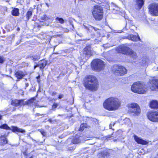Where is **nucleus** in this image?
<instances>
[{
  "label": "nucleus",
  "mask_w": 158,
  "mask_h": 158,
  "mask_svg": "<svg viewBox=\"0 0 158 158\" xmlns=\"http://www.w3.org/2000/svg\"><path fill=\"white\" fill-rule=\"evenodd\" d=\"M134 138L135 141L139 144L146 145L148 143L146 141L142 139L135 135H134Z\"/></svg>",
  "instance_id": "2eb2a0df"
},
{
  "label": "nucleus",
  "mask_w": 158,
  "mask_h": 158,
  "mask_svg": "<svg viewBox=\"0 0 158 158\" xmlns=\"http://www.w3.org/2000/svg\"><path fill=\"white\" fill-rule=\"evenodd\" d=\"M148 118L152 122H158V112H149L147 114Z\"/></svg>",
  "instance_id": "1a4fd4ad"
},
{
  "label": "nucleus",
  "mask_w": 158,
  "mask_h": 158,
  "mask_svg": "<svg viewBox=\"0 0 158 158\" xmlns=\"http://www.w3.org/2000/svg\"><path fill=\"white\" fill-rule=\"evenodd\" d=\"M10 61H11V62H10V63H11V64H13V61H11V60H10Z\"/></svg>",
  "instance_id": "de8ad7c7"
},
{
  "label": "nucleus",
  "mask_w": 158,
  "mask_h": 158,
  "mask_svg": "<svg viewBox=\"0 0 158 158\" xmlns=\"http://www.w3.org/2000/svg\"><path fill=\"white\" fill-rule=\"evenodd\" d=\"M114 124H115V123H113V126H114Z\"/></svg>",
  "instance_id": "864d4df0"
},
{
  "label": "nucleus",
  "mask_w": 158,
  "mask_h": 158,
  "mask_svg": "<svg viewBox=\"0 0 158 158\" xmlns=\"http://www.w3.org/2000/svg\"><path fill=\"white\" fill-rule=\"evenodd\" d=\"M32 15V12L31 11H28L26 14L27 18L28 20Z\"/></svg>",
  "instance_id": "c756f323"
},
{
  "label": "nucleus",
  "mask_w": 158,
  "mask_h": 158,
  "mask_svg": "<svg viewBox=\"0 0 158 158\" xmlns=\"http://www.w3.org/2000/svg\"><path fill=\"white\" fill-rule=\"evenodd\" d=\"M83 58H88L91 55V48L89 46L86 47L83 50Z\"/></svg>",
  "instance_id": "9b49d317"
},
{
  "label": "nucleus",
  "mask_w": 158,
  "mask_h": 158,
  "mask_svg": "<svg viewBox=\"0 0 158 158\" xmlns=\"http://www.w3.org/2000/svg\"><path fill=\"white\" fill-rule=\"evenodd\" d=\"M131 49L129 47L124 45L120 46L118 48V51L119 53L126 54L127 55L130 52Z\"/></svg>",
  "instance_id": "9d476101"
},
{
  "label": "nucleus",
  "mask_w": 158,
  "mask_h": 158,
  "mask_svg": "<svg viewBox=\"0 0 158 158\" xmlns=\"http://www.w3.org/2000/svg\"><path fill=\"white\" fill-rule=\"evenodd\" d=\"M14 36V34H13V36Z\"/></svg>",
  "instance_id": "6e6d98bb"
},
{
  "label": "nucleus",
  "mask_w": 158,
  "mask_h": 158,
  "mask_svg": "<svg viewBox=\"0 0 158 158\" xmlns=\"http://www.w3.org/2000/svg\"><path fill=\"white\" fill-rule=\"evenodd\" d=\"M0 128L1 129H6V130H11L10 127H8L7 125L6 124H3L1 125L0 126Z\"/></svg>",
  "instance_id": "cd10ccee"
},
{
  "label": "nucleus",
  "mask_w": 158,
  "mask_h": 158,
  "mask_svg": "<svg viewBox=\"0 0 158 158\" xmlns=\"http://www.w3.org/2000/svg\"><path fill=\"white\" fill-rule=\"evenodd\" d=\"M113 140H114V141H116V139H114Z\"/></svg>",
  "instance_id": "3c124183"
},
{
  "label": "nucleus",
  "mask_w": 158,
  "mask_h": 158,
  "mask_svg": "<svg viewBox=\"0 0 158 158\" xmlns=\"http://www.w3.org/2000/svg\"><path fill=\"white\" fill-rule=\"evenodd\" d=\"M84 27L85 29H86V30L88 31H89L91 29H92L93 28H94V27L93 26L91 25H84Z\"/></svg>",
  "instance_id": "7c9ffc66"
},
{
  "label": "nucleus",
  "mask_w": 158,
  "mask_h": 158,
  "mask_svg": "<svg viewBox=\"0 0 158 158\" xmlns=\"http://www.w3.org/2000/svg\"><path fill=\"white\" fill-rule=\"evenodd\" d=\"M46 5L48 7V4L47 3H46Z\"/></svg>",
  "instance_id": "09e8293b"
},
{
  "label": "nucleus",
  "mask_w": 158,
  "mask_h": 158,
  "mask_svg": "<svg viewBox=\"0 0 158 158\" xmlns=\"http://www.w3.org/2000/svg\"><path fill=\"white\" fill-rule=\"evenodd\" d=\"M12 15L14 16H18L19 15V9L17 8H15L12 11Z\"/></svg>",
  "instance_id": "bb28decb"
},
{
  "label": "nucleus",
  "mask_w": 158,
  "mask_h": 158,
  "mask_svg": "<svg viewBox=\"0 0 158 158\" xmlns=\"http://www.w3.org/2000/svg\"><path fill=\"white\" fill-rule=\"evenodd\" d=\"M62 115H60V114H59L58 115V116H62Z\"/></svg>",
  "instance_id": "8fccbe9b"
},
{
  "label": "nucleus",
  "mask_w": 158,
  "mask_h": 158,
  "mask_svg": "<svg viewBox=\"0 0 158 158\" xmlns=\"http://www.w3.org/2000/svg\"><path fill=\"white\" fill-rule=\"evenodd\" d=\"M82 137H80L79 138H76L73 139L72 141V143L73 144H76L79 143L81 142V139H82Z\"/></svg>",
  "instance_id": "5701e85b"
},
{
  "label": "nucleus",
  "mask_w": 158,
  "mask_h": 158,
  "mask_svg": "<svg viewBox=\"0 0 158 158\" xmlns=\"http://www.w3.org/2000/svg\"><path fill=\"white\" fill-rule=\"evenodd\" d=\"M105 64L103 61L100 59L94 60L91 63L92 69L97 71H100L104 69Z\"/></svg>",
  "instance_id": "20e7f679"
},
{
  "label": "nucleus",
  "mask_w": 158,
  "mask_h": 158,
  "mask_svg": "<svg viewBox=\"0 0 158 158\" xmlns=\"http://www.w3.org/2000/svg\"><path fill=\"white\" fill-rule=\"evenodd\" d=\"M34 99L32 98L28 101H24L23 100H15L12 101L11 104L15 106H19L28 105L30 106H35V103L34 102Z\"/></svg>",
  "instance_id": "7ed1b4c3"
},
{
  "label": "nucleus",
  "mask_w": 158,
  "mask_h": 158,
  "mask_svg": "<svg viewBox=\"0 0 158 158\" xmlns=\"http://www.w3.org/2000/svg\"><path fill=\"white\" fill-rule=\"evenodd\" d=\"M45 16H46V15H44V17H45Z\"/></svg>",
  "instance_id": "5fc2aeb1"
},
{
  "label": "nucleus",
  "mask_w": 158,
  "mask_h": 158,
  "mask_svg": "<svg viewBox=\"0 0 158 158\" xmlns=\"http://www.w3.org/2000/svg\"><path fill=\"white\" fill-rule=\"evenodd\" d=\"M63 95L60 94L59 95V96L58 97V98L59 99H61L63 97Z\"/></svg>",
  "instance_id": "4c0bfd02"
},
{
  "label": "nucleus",
  "mask_w": 158,
  "mask_h": 158,
  "mask_svg": "<svg viewBox=\"0 0 158 158\" xmlns=\"http://www.w3.org/2000/svg\"><path fill=\"white\" fill-rule=\"evenodd\" d=\"M121 102L117 98L111 97L106 99L103 103L104 108L109 111L118 110L120 106Z\"/></svg>",
  "instance_id": "f257e3e1"
},
{
  "label": "nucleus",
  "mask_w": 158,
  "mask_h": 158,
  "mask_svg": "<svg viewBox=\"0 0 158 158\" xmlns=\"http://www.w3.org/2000/svg\"><path fill=\"white\" fill-rule=\"evenodd\" d=\"M94 29V30L95 31H97V30L98 29L97 28L94 27V28H93L92 29Z\"/></svg>",
  "instance_id": "37998d69"
},
{
  "label": "nucleus",
  "mask_w": 158,
  "mask_h": 158,
  "mask_svg": "<svg viewBox=\"0 0 158 158\" xmlns=\"http://www.w3.org/2000/svg\"><path fill=\"white\" fill-rule=\"evenodd\" d=\"M142 86H141V85H140V82H136L134 83L132 85L131 87V89L133 92L137 93H138L139 92H141L140 91H139V89L140 87H142Z\"/></svg>",
  "instance_id": "4468645a"
},
{
  "label": "nucleus",
  "mask_w": 158,
  "mask_h": 158,
  "mask_svg": "<svg viewBox=\"0 0 158 158\" xmlns=\"http://www.w3.org/2000/svg\"><path fill=\"white\" fill-rule=\"evenodd\" d=\"M112 124L111 123L109 125V128L110 129H112Z\"/></svg>",
  "instance_id": "79ce46f5"
},
{
  "label": "nucleus",
  "mask_w": 158,
  "mask_h": 158,
  "mask_svg": "<svg viewBox=\"0 0 158 158\" xmlns=\"http://www.w3.org/2000/svg\"><path fill=\"white\" fill-rule=\"evenodd\" d=\"M15 75L18 79V80L17 81H18L22 78L24 76L25 74L23 72L20 71H17L15 72Z\"/></svg>",
  "instance_id": "f3484780"
},
{
  "label": "nucleus",
  "mask_w": 158,
  "mask_h": 158,
  "mask_svg": "<svg viewBox=\"0 0 158 158\" xmlns=\"http://www.w3.org/2000/svg\"><path fill=\"white\" fill-rule=\"evenodd\" d=\"M36 0L38 1H39L40 0Z\"/></svg>",
  "instance_id": "4d7b16f0"
},
{
  "label": "nucleus",
  "mask_w": 158,
  "mask_h": 158,
  "mask_svg": "<svg viewBox=\"0 0 158 158\" xmlns=\"http://www.w3.org/2000/svg\"><path fill=\"white\" fill-rule=\"evenodd\" d=\"M84 85L86 89L90 90L96 91L98 89L97 80L93 75L88 76L85 77Z\"/></svg>",
  "instance_id": "f03ea898"
},
{
  "label": "nucleus",
  "mask_w": 158,
  "mask_h": 158,
  "mask_svg": "<svg viewBox=\"0 0 158 158\" xmlns=\"http://www.w3.org/2000/svg\"><path fill=\"white\" fill-rule=\"evenodd\" d=\"M94 18L96 20H100L103 17V10L102 7L98 6H95L92 11Z\"/></svg>",
  "instance_id": "39448f33"
},
{
  "label": "nucleus",
  "mask_w": 158,
  "mask_h": 158,
  "mask_svg": "<svg viewBox=\"0 0 158 158\" xmlns=\"http://www.w3.org/2000/svg\"><path fill=\"white\" fill-rule=\"evenodd\" d=\"M4 61L3 57L0 56V63L1 64L3 63Z\"/></svg>",
  "instance_id": "f704fd0d"
},
{
  "label": "nucleus",
  "mask_w": 158,
  "mask_h": 158,
  "mask_svg": "<svg viewBox=\"0 0 158 158\" xmlns=\"http://www.w3.org/2000/svg\"><path fill=\"white\" fill-rule=\"evenodd\" d=\"M150 89L152 90H156L158 89V79L154 78L150 81Z\"/></svg>",
  "instance_id": "f8f14e48"
},
{
  "label": "nucleus",
  "mask_w": 158,
  "mask_h": 158,
  "mask_svg": "<svg viewBox=\"0 0 158 158\" xmlns=\"http://www.w3.org/2000/svg\"><path fill=\"white\" fill-rule=\"evenodd\" d=\"M85 127V126L84 124H81L79 129V131H82L84 130Z\"/></svg>",
  "instance_id": "2f4dec72"
},
{
  "label": "nucleus",
  "mask_w": 158,
  "mask_h": 158,
  "mask_svg": "<svg viewBox=\"0 0 158 158\" xmlns=\"http://www.w3.org/2000/svg\"><path fill=\"white\" fill-rule=\"evenodd\" d=\"M35 115L36 116H42V115H43V116H44V114H40L39 113H36L35 114Z\"/></svg>",
  "instance_id": "e433bc0d"
},
{
  "label": "nucleus",
  "mask_w": 158,
  "mask_h": 158,
  "mask_svg": "<svg viewBox=\"0 0 158 158\" xmlns=\"http://www.w3.org/2000/svg\"><path fill=\"white\" fill-rule=\"evenodd\" d=\"M149 10L151 14L153 15H158V4L152 3L149 6Z\"/></svg>",
  "instance_id": "6e6552de"
},
{
  "label": "nucleus",
  "mask_w": 158,
  "mask_h": 158,
  "mask_svg": "<svg viewBox=\"0 0 158 158\" xmlns=\"http://www.w3.org/2000/svg\"><path fill=\"white\" fill-rule=\"evenodd\" d=\"M140 85L142 86V87H140L139 89V91H140L141 92H139L138 93V94H144L146 93L148 90L147 86L145 84H143V83H140Z\"/></svg>",
  "instance_id": "a211bd4d"
},
{
  "label": "nucleus",
  "mask_w": 158,
  "mask_h": 158,
  "mask_svg": "<svg viewBox=\"0 0 158 158\" xmlns=\"http://www.w3.org/2000/svg\"><path fill=\"white\" fill-rule=\"evenodd\" d=\"M40 54L37 53L34 55H30L27 56V58H30L31 60H33V61H35L36 60H38L40 59Z\"/></svg>",
  "instance_id": "6ab92c4d"
},
{
  "label": "nucleus",
  "mask_w": 158,
  "mask_h": 158,
  "mask_svg": "<svg viewBox=\"0 0 158 158\" xmlns=\"http://www.w3.org/2000/svg\"><path fill=\"white\" fill-rule=\"evenodd\" d=\"M49 121L50 123H52L53 122V120L51 119H49L48 120Z\"/></svg>",
  "instance_id": "a19ab883"
},
{
  "label": "nucleus",
  "mask_w": 158,
  "mask_h": 158,
  "mask_svg": "<svg viewBox=\"0 0 158 158\" xmlns=\"http://www.w3.org/2000/svg\"><path fill=\"white\" fill-rule=\"evenodd\" d=\"M106 45H107V44H105L103 46L105 47H107Z\"/></svg>",
  "instance_id": "49530a36"
},
{
  "label": "nucleus",
  "mask_w": 158,
  "mask_h": 158,
  "mask_svg": "<svg viewBox=\"0 0 158 158\" xmlns=\"http://www.w3.org/2000/svg\"><path fill=\"white\" fill-rule=\"evenodd\" d=\"M124 38L133 41H137L138 40L140 41L141 40L138 34L137 35H134L132 34H129L127 36H125Z\"/></svg>",
  "instance_id": "ddd939ff"
},
{
  "label": "nucleus",
  "mask_w": 158,
  "mask_h": 158,
  "mask_svg": "<svg viewBox=\"0 0 158 158\" xmlns=\"http://www.w3.org/2000/svg\"><path fill=\"white\" fill-rule=\"evenodd\" d=\"M129 112L132 116H136L140 113V109L139 106L136 103H132L128 105Z\"/></svg>",
  "instance_id": "423d86ee"
},
{
  "label": "nucleus",
  "mask_w": 158,
  "mask_h": 158,
  "mask_svg": "<svg viewBox=\"0 0 158 158\" xmlns=\"http://www.w3.org/2000/svg\"><path fill=\"white\" fill-rule=\"evenodd\" d=\"M150 106L151 108H158V102L156 100H153L150 102Z\"/></svg>",
  "instance_id": "412c9836"
},
{
  "label": "nucleus",
  "mask_w": 158,
  "mask_h": 158,
  "mask_svg": "<svg viewBox=\"0 0 158 158\" xmlns=\"http://www.w3.org/2000/svg\"><path fill=\"white\" fill-rule=\"evenodd\" d=\"M47 63V61L45 60H42L39 62V64H37V66L40 67V69L42 70L46 66Z\"/></svg>",
  "instance_id": "aec40b11"
},
{
  "label": "nucleus",
  "mask_w": 158,
  "mask_h": 158,
  "mask_svg": "<svg viewBox=\"0 0 158 158\" xmlns=\"http://www.w3.org/2000/svg\"><path fill=\"white\" fill-rule=\"evenodd\" d=\"M112 70L114 73L118 75H122L126 73L127 70L122 66L114 65L112 68Z\"/></svg>",
  "instance_id": "0eeeda50"
},
{
  "label": "nucleus",
  "mask_w": 158,
  "mask_h": 158,
  "mask_svg": "<svg viewBox=\"0 0 158 158\" xmlns=\"http://www.w3.org/2000/svg\"><path fill=\"white\" fill-rule=\"evenodd\" d=\"M37 67H39L38 66H37V65H36L34 66V69H35Z\"/></svg>",
  "instance_id": "c03bdc74"
},
{
  "label": "nucleus",
  "mask_w": 158,
  "mask_h": 158,
  "mask_svg": "<svg viewBox=\"0 0 158 158\" xmlns=\"http://www.w3.org/2000/svg\"><path fill=\"white\" fill-rule=\"evenodd\" d=\"M53 54H58L57 53H54Z\"/></svg>",
  "instance_id": "603ef678"
},
{
  "label": "nucleus",
  "mask_w": 158,
  "mask_h": 158,
  "mask_svg": "<svg viewBox=\"0 0 158 158\" xmlns=\"http://www.w3.org/2000/svg\"><path fill=\"white\" fill-rule=\"evenodd\" d=\"M56 94V93L54 92L52 93V95L53 96L55 95Z\"/></svg>",
  "instance_id": "ea45409f"
},
{
  "label": "nucleus",
  "mask_w": 158,
  "mask_h": 158,
  "mask_svg": "<svg viewBox=\"0 0 158 158\" xmlns=\"http://www.w3.org/2000/svg\"><path fill=\"white\" fill-rule=\"evenodd\" d=\"M136 3L138 6V9H140L144 4V1L143 0H137Z\"/></svg>",
  "instance_id": "a878e982"
},
{
  "label": "nucleus",
  "mask_w": 158,
  "mask_h": 158,
  "mask_svg": "<svg viewBox=\"0 0 158 158\" xmlns=\"http://www.w3.org/2000/svg\"><path fill=\"white\" fill-rule=\"evenodd\" d=\"M57 104L56 103H54L52 106V109L54 110L57 106Z\"/></svg>",
  "instance_id": "72a5a7b5"
},
{
  "label": "nucleus",
  "mask_w": 158,
  "mask_h": 158,
  "mask_svg": "<svg viewBox=\"0 0 158 158\" xmlns=\"http://www.w3.org/2000/svg\"><path fill=\"white\" fill-rule=\"evenodd\" d=\"M39 131L40 132L42 135L44 136H45L46 135V132L44 131L43 129L39 130Z\"/></svg>",
  "instance_id": "473e14b6"
},
{
  "label": "nucleus",
  "mask_w": 158,
  "mask_h": 158,
  "mask_svg": "<svg viewBox=\"0 0 158 158\" xmlns=\"http://www.w3.org/2000/svg\"><path fill=\"white\" fill-rule=\"evenodd\" d=\"M2 118V116L0 114V120Z\"/></svg>",
  "instance_id": "a18cd8bd"
},
{
  "label": "nucleus",
  "mask_w": 158,
  "mask_h": 158,
  "mask_svg": "<svg viewBox=\"0 0 158 158\" xmlns=\"http://www.w3.org/2000/svg\"><path fill=\"white\" fill-rule=\"evenodd\" d=\"M12 130L13 132L17 131L21 132L23 133H24L25 132V130L16 127H13Z\"/></svg>",
  "instance_id": "393cba45"
},
{
  "label": "nucleus",
  "mask_w": 158,
  "mask_h": 158,
  "mask_svg": "<svg viewBox=\"0 0 158 158\" xmlns=\"http://www.w3.org/2000/svg\"><path fill=\"white\" fill-rule=\"evenodd\" d=\"M108 153L106 151H102L99 152L98 154V157L100 158H104L105 156H108Z\"/></svg>",
  "instance_id": "4be33fe9"
},
{
  "label": "nucleus",
  "mask_w": 158,
  "mask_h": 158,
  "mask_svg": "<svg viewBox=\"0 0 158 158\" xmlns=\"http://www.w3.org/2000/svg\"><path fill=\"white\" fill-rule=\"evenodd\" d=\"M56 20L61 24H63L64 23V20L62 18L57 17L56 18Z\"/></svg>",
  "instance_id": "c85d7f7f"
},
{
  "label": "nucleus",
  "mask_w": 158,
  "mask_h": 158,
  "mask_svg": "<svg viewBox=\"0 0 158 158\" xmlns=\"http://www.w3.org/2000/svg\"><path fill=\"white\" fill-rule=\"evenodd\" d=\"M9 133H7V135L6 134L3 135H1L0 137V145H4L5 144L7 143L8 141L7 139L6 138V136L9 134Z\"/></svg>",
  "instance_id": "dca6fc26"
},
{
  "label": "nucleus",
  "mask_w": 158,
  "mask_h": 158,
  "mask_svg": "<svg viewBox=\"0 0 158 158\" xmlns=\"http://www.w3.org/2000/svg\"><path fill=\"white\" fill-rule=\"evenodd\" d=\"M127 55L130 56L134 59H135L137 57V55L136 52L132 49H131V51L128 53Z\"/></svg>",
  "instance_id": "b1692460"
},
{
  "label": "nucleus",
  "mask_w": 158,
  "mask_h": 158,
  "mask_svg": "<svg viewBox=\"0 0 158 158\" xmlns=\"http://www.w3.org/2000/svg\"><path fill=\"white\" fill-rule=\"evenodd\" d=\"M29 84L28 83H26L25 84V89H26V88L28 87V86H29Z\"/></svg>",
  "instance_id": "58836bf2"
},
{
  "label": "nucleus",
  "mask_w": 158,
  "mask_h": 158,
  "mask_svg": "<svg viewBox=\"0 0 158 158\" xmlns=\"http://www.w3.org/2000/svg\"><path fill=\"white\" fill-rule=\"evenodd\" d=\"M40 75H39L37 77V82L38 83H40Z\"/></svg>",
  "instance_id": "c9c22d12"
}]
</instances>
